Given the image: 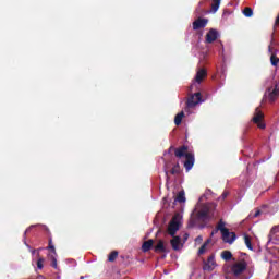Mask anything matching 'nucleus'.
Listing matches in <instances>:
<instances>
[{
  "label": "nucleus",
  "mask_w": 279,
  "mask_h": 279,
  "mask_svg": "<svg viewBox=\"0 0 279 279\" xmlns=\"http://www.w3.org/2000/svg\"><path fill=\"white\" fill-rule=\"evenodd\" d=\"M33 254H36V250L33 251Z\"/></svg>",
  "instance_id": "obj_40"
},
{
  "label": "nucleus",
  "mask_w": 279,
  "mask_h": 279,
  "mask_svg": "<svg viewBox=\"0 0 279 279\" xmlns=\"http://www.w3.org/2000/svg\"><path fill=\"white\" fill-rule=\"evenodd\" d=\"M189 154H192L191 151H189V146L186 145H182L178 148L174 149V156L175 158H186V156H189Z\"/></svg>",
  "instance_id": "obj_6"
},
{
  "label": "nucleus",
  "mask_w": 279,
  "mask_h": 279,
  "mask_svg": "<svg viewBox=\"0 0 279 279\" xmlns=\"http://www.w3.org/2000/svg\"><path fill=\"white\" fill-rule=\"evenodd\" d=\"M211 241H213L211 239H207V240L204 242L203 245H205L206 247H208V245H210V242H211Z\"/></svg>",
  "instance_id": "obj_34"
},
{
  "label": "nucleus",
  "mask_w": 279,
  "mask_h": 279,
  "mask_svg": "<svg viewBox=\"0 0 279 279\" xmlns=\"http://www.w3.org/2000/svg\"><path fill=\"white\" fill-rule=\"evenodd\" d=\"M221 258H222L223 260H232V252H230V251H223V252L221 253Z\"/></svg>",
  "instance_id": "obj_24"
},
{
  "label": "nucleus",
  "mask_w": 279,
  "mask_h": 279,
  "mask_svg": "<svg viewBox=\"0 0 279 279\" xmlns=\"http://www.w3.org/2000/svg\"><path fill=\"white\" fill-rule=\"evenodd\" d=\"M180 230V222H178V218H172L168 226V234L170 236H175V232Z\"/></svg>",
  "instance_id": "obj_5"
},
{
  "label": "nucleus",
  "mask_w": 279,
  "mask_h": 279,
  "mask_svg": "<svg viewBox=\"0 0 279 279\" xmlns=\"http://www.w3.org/2000/svg\"><path fill=\"white\" fill-rule=\"evenodd\" d=\"M182 119H184V111L179 112V113L174 117V124H175V125H182Z\"/></svg>",
  "instance_id": "obj_21"
},
{
  "label": "nucleus",
  "mask_w": 279,
  "mask_h": 279,
  "mask_svg": "<svg viewBox=\"0 0 279 279\" xmlns=\"http://www.w3.org/2000/svg\"><path fill=\"white\" fill-rule=\"evenodd\" d=\"M183 239L184 241H189V233H184Z\"/></svg>",
  "instance_id": "obj_38"
},
{
  "label": "nucleus",
  "mask_w": 279,
  "mask_h": 279,
  "mask_svg": "<svg viewBox=\"0 0 279 279\" xmlns=\"http://www.w3.org/2000/svg\"><path fill=\"white\" fill-rule=\"evenodd\" d=\"M154 247V240H147L142 245L143 252H149Z\"/></svg>",
  "instance_id": "obj_17"
},
{
  "label": "nucleus",
  "mask_w": 279,
  "mask_h": 279,
  "mask_svg": "<svg viewBox=\"0 0 279 279\" xmlns=\"http://www.w3.org/2000/svg\"><path fill=\"white\" fill-rule=\"evenodd\" d=\"M244 243L248 250H254V246L252 245V238L250 235L244 234Z\"/></svg>",
  "instance_id": "obj_23"
},
{
  "label": "nucleus",
  "mask_w": 279,
  "mask_h": 279,
  "mask_svg": "<svg viewBox=\"0 0 279 279\" xmlns=\"http://www.w3.org/2000/svg\"><path fill=\"white\" fill-rule=\"evenodd\" d=\"M247 269V262L245 259H241L240 262L233 264L231 266V272L233 276H241Z\"/></svg>",
  "instance_id": "obj_2"
},
{
  "label": "nucleus",
  "mask_w": 279,
  "mask_h": 279,
  "mask_svg": "<svg viewBox=\"0 0 279 279\" xmlns=\"http://www.w3.org/2000/svg\"><path fill=\"white\" fill-rule=\"evenodd\" d=\"M171 175H179L180 173V163H177L170 170Z\"/></svg>",
  "instance_id": "obj_27"
},
{
  "label": "nucleus",
  "mask_w": 279,
  "mask_h": 279,
  "mask_svg": "<svg viewBox=\"0 0 279 279\" xmlns=\"http://www.w3.org/2000/svg\"><path fill=\"white\" fill-rule=\"evenodd\" d=\"M265 116L263 114V111H260V109L256 108L254 117H253V123H255L259 130H265L266 125L263 122V118Z\"/></svg>",
  "instance_id": "obj_3"
},
{
  "label": "nucleus",
  "mask_w": 279,
  "mask_h": 279,
  "mask_svg": "<svg viewBox=\"0 0 279 279\" xmlns=\"http://www.w3.org/2000/svg\"><path fill=\"white\" fill-rule=\"evenodd\" d=\"M217 38H219V32H217V29L215 28H210L209 32L206 34V43L210 45L215 43Z\"/></svg>",
  "instance_id": "obj_10"
},
{
  "label": "nucleus",
  "mask_w": 279,
  "mask_h": 279,
  "mask_svg": "<svg viewBox=\"0 0 279 279\" xmlns=\"http://www.w3.org/2000/svg\"><path fill=\"white\" fill-rule=\"evenodd\" d=\"M260 213H262V211H260L259 209L256 210L253 217H259V216H260Z\"/></svg>",
  "instance_id": "obj_37"
},
{
  "label": "nucleus",
  "mask_w": 279,
  "mask_h": 279,
  "mask_svg": "<svg viewBox=\"0 0 279 279\" xmlns=\"http://www.w3.org/2000/svg\"><path fill=\"white\" fill-rule=\"evenodd\" d=\"M216 229H218V231L221 232V234H228V228H226V222H223V220H220L218 222V225L216 226Z\"/></svg>",
  "instance_id": "obj_16"
},
{
  "label": "nucleus",
  "mask_w": 279,
  "mask_h": 279,
  "mask_svg": "<svg viewBox=\"0 0 279 279\" xmlns=\"http://www.w3.org/2000/svg\"><path fill=\"white\" fill-rule=\"evenodd\" d=\"M270 64L272 66H278L279 64L278 50H275V52L270 54Z\"/></svg>",
  "instance_id": "obj_18"
},
{
  "label": "nucleus",
  "mask_w": 279,
  "mask_h": 279,
  "mask_svg": "<svg viewBox=\"0 0 279 279\" xmlns=\"http://www.w3.org/2000/svg\"><path fill=\"white\" fill-rule=\"evenodd\" d=\"M80 279H84V276H81Z\"/></svg>",
  "instance_id": "obj_41"
},
{
  "label": "nucleus",
  "mask_w": 279,
  "mask_h": 279,
  "mask_svg": "<svg viewBox=\"0 0 279 279\" xmlns=\"http://www.w3.org/2000/svg\"><path fill=\"white\" fill-rule=\"evenodd\" d=\"M154 252H156V254H167L169 251L167 250V246H165V241L159 240L154 247Z\"/></svg>",
  "instance_id": "obj_14"
},
{
  "label": "nucleus",
  "mask_w": 279,
  "mask_h": 279,
  "mask_svg": "<svg viewBox=\"0 0 279 279\" xmlns=\"http://www.w3.org/2000/svg\"><path fill=\"white\" fill-rule=\"evenodd\" d=\"M219 232V229L217 227L211 231L210 236H215Z\"/></svg>",
  "instance_id": "obj_33"
},
{
  "label": "nucleus",
  "mask_w": 279,
  "mask_h": 279,
  "mask_svg": "<svg viewBox=\"0 0 279 279\" xmlns=\"http://www.w3.org/2000/svg\"><path fill=\"white\" fill-rule=\"evenodd\" d=\"M222 234V241L223 243H229V245H232L234 241H236V233L230 232V229H227V233H221Z\"/></svg>",
  "instance_id": "obj_8"
},
{
  "label": "nucleus",
  "mask_w": 279,
  "mask_h": 279,
  "mask_svg": "<svg viewBox=\"0 0 279 279\" xmlns=\"http://www.w3.org/2000/svg\"><path fill=\"white\" fill-rule=\"evenodd\" d=\"M217 264L215 263V255H210L207 260H204L203 270L204 271H213L215 269V266Z\"/></svg>",
  "instance_id": "obj_7"
},
{
  "label": "nucleus",
  "mask_w": 279,
  "mask_h": 279,
  "mask_svg": "<svg viewBox=\"0 0 279 279\" xmlns=\"http://www.w3.org/2000/svg\"><path fill=\"white\" fill-rule=\"evenodd\" d=\"M228 195H229L228 192H223L222 195H221L222 199H226V197H228Z\"/></svg>",
  "instance_id": "obj_36"
},
{
  "label": "nucleus",
  "mask_w": 279,
  "mask_h": 279,
  "mask_svg": "<svg viewBox=\"0 0 279 279\" xmlns=\"http://www.w3.org/2000/svg\"><path fill=\"white\" fill-rule=\"evenodd\" d=\"M118 256H119V252L112 251V252L109 254V256H108L109 263H114V260H117Z\"/></svg>",
  "instance_id": "obj_25"
},
{
  "label": "nucleus",
  "mask_w": 279,
  "mask_h": 279,
  "mask_svg": "<svg viewBox=\"0 0 279 279\" xmlns=\"http://www.w3.org/2000/svg\"><path fill=\"white\" fill-rule=\"evenodd\" d=\"M211 12L215 14L219 10V7L221 5V0H211Z\"/></svg>",
  "instance_id": "obj_22"
},
{
  "label": "nucleus",
  "mask_w": 279,
  "mask_h": 279,
  "mask_svg": "<svg viewBox=\"0 0 279 279\" xmlns=\"http://www.w3.org/2000/svg\"><path fill=\"white\" fill-rule=\"evenodd\" d=\"M166 175H169V172H166Z\"/></svg>",
  "instance_id": "obj_42"
},
{
  "label": "nucleus",
  "mask_w": 279,
  "mask_h": 279,
  "mask_svg": "<svg viewBox=\"0 0 279 279\" xmlns=\"http://www.w3.org/2000/svg\"><path fill=\"white\" fill-rule=\"evenodd\" d=\"M276 51H278V49H276V47L268 46V52L270 53V56H274V53H276Z\"/></svg>",
  "instance_id": "obj_29"
},
{
  "label": "nucleus",
  "mask_w": 279,
  "mask_h": 279,
  "mask_svg": "<svg viewBox=\"0 0 279 279\" xmlns=\"http://www.w3.org/2000/svg\"><path fill=\"white\" fill-rule=\"evenodd\" d=\"M206 77H208V72L206 71V69L202 68L196 72L194 82H196V84H199L201 82H204Z\"/></svg>",
  "instance_id": "obj_11"
},
{
  "label": "nucleus",
  "mask_w": 279,
  "mask_h": 279,
  "mask_svg": "<svg viewBox=\"0 0 279 279\" xmlns=\"http://www.w3.org/2000/svg\"><path fill=\"white\" fill-rule=\"evenodd\" d=\"M202 254H206V246L203 244L198 250V256H202Z\"/></svg>",
  "instance_id": "obj_30"
},
{
  "label": "nucleus",
  "mask_w": 279,
  "mask_h": 279,
  "mask_svg": "<svg viewBox=\"0 0 279 279\" xmlns=\"http://www.w3.org/2000/svg\"><path fill=\"white\" fill-rule=\"evenodd\" d=\"M48 258L50 259L51 262V267H53V269H58V253L53 254V253H50L48 255Z\"/></svg>",
  "instance_id": "obj_15"
},
{
  "label": "nucleus",
  "mask_w": 279,
  "mask_h": 279,
  "mask_svg": "<svg viewBox=\"0 0 279 279\" xmlns=\"http://www.w3.org/2000/svg\"><path fill=\"white\" fill-rule=\"evenodd\" d=\"M171 151H175V147L170 146L169 149H168V153L171 154Z\"/></svg>",
  "instance_id": "obj_35"
},
{
  "label": "nucleus",
  "mask_w": 279,
  "mask_h": 279,
  "mask_svg": "<svg viewBox=\"0 0 279 279\" xmlns=\"http://www.w3.org/2000/svg\"><path fill=\"white\" fill-rule=\"evenodd\" d=\"M46 250H49L51 252V254L56 255V246L53 245V238L50 235L48 238V246L46 247Z\"/></svg>",
  "instance_id": "obj_19"
},
{
  "label": "nucleus",
  "mask_w": 279,
  "mask_h": 279,
  "mask_svg": "<svg viewBox=\"0 0 279 279\" xmlns=\"http://www.w3.org/2000/svg\"><path fill=\"white\" fill-rule=\"evenodd\" d=\"M43 267H45V258L44 257H39L37 259V269H43Z\"/></svg>",
  "instance_id": "obj_28"
},
{
  "label": "nucleus",
  "mask_w": 279,
  "mask_h": 279,
  "mask_svg": "<svg viewBox=\"0 0 279 279\" xmlns=\"http://www.w3.org/2000/svg\"><path fill=\"white\" fill-rule=\"evenodd\" d=\"M277 45L276 39L272 37L269 47H276Z\"/></svg>",
  "instance_id": "obj_32"
},
{
  "label": "nucleus",
  "mask_w": 279,
  "mask_h": 279,
  "mask_svg": "<svg viewBox=\"0 0 279 279\" xmlns=\"http://www.w3.org/2000/svg\"><path fill=\"white\" fill-rule=\"evenodd\" d=\"M197 240H198V241H202V235H198V236H197Z\"/></svg>",
  "instance_id": "obj_39"
},
{
  "label": "nucleus",
  "mask_w": 279,
  "mask_h": 279,
  "mask_svg": "<svg viewBox=\"0 0 279 279\" xmlns=\"http://www.w3.org/2000/svg\"><path fill=\"white\" fill-rule=\"evenodd\" d=\"M197 104H202V93L197 92L187 99V108H195Z\"/></svg>",
  "instance_id": "obj_4"
},
{
  "label": "nucleus",
  "mask_w": 279,
  "mask_h": 279,
  "mask_svg": "<svg viewBox=\"0 0 279 279\" xmlns=\"http://www.w3.org/2000/svg\"><path fill=\"white\" fill-rule=\"evenodd\" d=\"M277 232H279V227H274V228L270 230V234H277Z\"/></svg>",
  "instance_id": "obj_31"
},
{
  "label": "nucleus",
  "mask_w": 279,
  "mask_h": 279,
  "mask_svg": "<svg viewBox=\"0 0 279 279\" xmlns=\"http://www.w3.org/2000/svg\"><path fill=\"white\" fill-rule=\"evenodd\" d=\"M206 25H208V19L198 17L193 22V29L194 31L202 29L206 27Z\"/></svg>",
  "instance_id": "obj_13"
},
{
  "label": "nucleus",
  "mask_w": 279,
  "mask_h": 279,
  "mask_svg": "<svg viewBox=\"0 0 279 279\" xmlns=\"http://www.w3.org/2000/svg\"><path fill=\"white\" fill-rule=\"evenodd\" d=\"M195 165V155L187 154L184 161L185 171H191Z\"/></svg>",
  "instance_id": "obj_9"
},
{
  "label": "nucleus",
  "mask_w": 279,
  "mask_h": 279,
  "mask_svg": "<svg viewBox=\"0 0 279 279\" xmlns=\"http://www.w3.org/2000/svg\"><path fill=\"white\" fill-rule=\"evenodd\" d=\"M208 208H203L197 211V209H194V211L191 215L187 228H195V226H199V223H204L206 219H208Z\"/></svg>",
  "instance_id": "obj_1"
},
{
  "label": "nucleus",
  "mask_w": 279,
  "mask_h": 279,
  "mask_svg": "<svg viewBox=\"0 0 279 279\" xmlns=\"http://www.w3.org/2000/svg\"><path fill=\"white\" fill-rule=\"evenodd\" d=\"M170 245L174 252H180L182 250V240L180 236L174 235L172 240H170Z\"/></svg>",
  "instance_id": "obj_12"
},
{
  "label": "nucleus",
  "mask_w": 279,
  "mask_h": 279,
  "mask_svg": "<svg viewBox=\"0 0 279 279\" xmlns=\"http://www.w3.org/2000/svg\"><path fill=\"white\" fill-rule=\"evenodd\" d=\"M174 202H179V204H184V202H186V196L184 194V191H181L178 193Z\"/></svg>",
  "instance_id": "obj_20"
},
{
  "label": "nucleus",
  "mask_w": 279,
  "mask_h": 279,
  "mask_svg": "<svg viewBox=\"0 0 279 279\" xmlns=\"http://www.w3.org/2000/svg\"><path fill=\"white\" fill-rule=\"evenodd\" d=\"M243 14L244 16H246L247 19L252 17L254 15V11L252 10V8L246 7L243 10Z\"/></svg>",
  "instance_id": "obj_26"
}]
</instances>
